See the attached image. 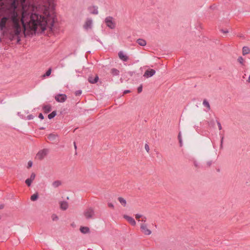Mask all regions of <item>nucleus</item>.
Wrapping results in <instances>:
<instances>
[{
  "label": "nucleus",
  "instance_id": "a19ab883",
  "mask_svg": "<svg viewBox=\"0 0 250 250\" xmlns=\"http://www.w3.org/2000/svg\"><path fill=\"white\" fill-rule=\"evenodd\" d=\"M220 31H221V32H222V33H225V34L228 33L229 32V31H228V30H227V29H226V30H224V29H221V30H220Z\"/></svg>",
  "mask_w": 250,
  "mask_h": 250
},
{
  "label": "nucleus",
  "instance_id": "9d476101",
  "mask_svg": "<svg viewBox=\"0 0 250 250\" xmlns=\"http://www.w3.org/2000/svg\"><path fill=\"white\" fill-rule=\"evenodd\" d=\"M98 9V6L95 5L88 7V10L91 14L97 15L99 13Z\"/></svg>",
  "mask_w": 250,
  "mask_h": 250
},
{
  "label": "nucleus",
  "instance_id": "dca6fc26",
  "mask_svg": "<svg viewBox=\"0 0 250 250\" xmlns=\"http://www.w3.org/2000/svg\"><path fill=\"white\" fill-rule=\"evenodd\" d=\"M136 42L142 46H145L146 44V41L143 39H138L137 40Z\"/></svg>",
  "mask_w": 250,
  "mask_h": 250
},
{
  "label": "nucleus",
  "instance_id": "2eb2a0df",
  "mask_svg": "<svg viewBox=\"0 0 250 250\" xmlns=\"http://www.w3.org/2000/svg\"><path fill=\"white\" fill-rule=\"evenodd\" d=\"M60 208L62 210H65L68 208V203L66 201H62L60 203Z\"/></svg>",
  "mask_w": 250,
  "mask_h": 250
},
{
  "label": "nucleus",
  "instance_id": "5701e85b",
  "mask_svg": "<svg viewBox=\"0 0 250 250\" xmlns=\"http://www.w3.org/2000/svg\"><path fill=\"white\" fill-rule=\"evenodd\" d=\"M118 201H119V202L122 204V206H123L124 207H125L126 205V200L121 197H119L118 198Z\"/></svg>",
  "mask_w": 250,
  "mask_h": 250
},
{
  "label": "nucleus",
  "instance_id": "c9c22d12",
  "mask_svg": "<svg viewBox=\"0 0 250 250\" xmlns=\"http://www.w3.org/2000/svg\"><path fill=\"white\" fill-rule=\"evenodd\" d=\"M143 90V86L142 85H140L138 87L137 90L138 93H141L142 91Z\"/></svg>",
  "mask_w": 250,
  "mask_h": 250
},
{
  "label": "nucleus",
  "instance_id": "0eeeda50",
  "mask_svg": "<svg viewBox=\"0 0 250 250\" xmlns=\"http://www.w3.org/2000/svg\"><path fill=\"white\" fill-rule=\"evenodd\" d=\"M92 27V20L91 18H87L83 25V28L85 30L90 29Z\"/></svg>",
  "mask_w": 250,
  "mask_h": 250
},
{
  "label": "nucleus",
  "instance_id": "9b49d317",
  "mask_svg": "<svg viewBox=\"0 0 250 250\" xmlns=\"http://www.w3.org/2000/svg\"><path fill=\"white\" fill-rule=\"evenodd\" d=\"M99 80V76L98 75H96L94 77L92 76H89L88 78V81L90 83H96Z\"/></svg>",
  "mask_w": 250,
  "mask_h": 250
},
{
  "label": "nucleus",
  "instance_id": "1a4fd4ad",
  "mask_svg": "<svg viewBox=\"0 0 250 250\" xmlns=\"http://www.w3.org/2000/svg\"><path fill=\"white\" fill-rule=\"evenodd\" d=\"M155 72L156 71L155 70L153 69H148L145 71L144 76L146 78L151 77L155 74Z\"/></svg>",
  "mask_w": 250,
  "mask_h": 250
},
{
  "label": "nucleus",
  "instance_id": "ddd939ff",
  "mask_svg": "<svg viewBox=\"0 0 250 250\" xmlns=\"http://www.w3.org/2000/svg\"><path fill=\"white\" fill-rule=\"evenodd\" d=\"M118 56L119 58L124 62H126L128 59V57L125 55L122 51H120L118 53Z\"/></svg>",
  "mask_w": 250,
  "mask_h": 250
},
{
  "label": "nucleus",
  "instance_id": "37998d69",
  "mask_svg": "<svg viewBox=\"0 0 250 250\" xmlns=\"http://www.w3.org/2000/svg\"><path fill=\"white\" fill-rule=\"evenodd\" d=\"M108 206L109 207V208H114V205L112 203H108Z\"/></svg>",
  "mask_w": 250,
  "mask_h": 250
},
{
  "label": "nucleus",
  "instance_id": "423d86ee",
  "mask_svg": "<svg viewBox=\"0 0 250 250\" xmlns=\"http://www.w3.org/2000/svg\"><path fill=\"white\" fill-rule=\"evenodd\" d=\"M67 96L64 94H59L55 96V99L58 102L62 103L66 100Z\"/></svg>",
  "mask_w": 250,
  "mask_h": 250
},
{
  "label": "nucleus",
  "instance_id": "de8ad7c7",
  "mask_svg": "<svg viewBox=\"0 0 250 250\" xmlns=\"http://www.w3.org/2000/svg\"><path fill=\"white\" fill-rule=\"evenodd\" d=\"M179 142L180 144V146L181 147L183 145L182 140H179Z\"/></svg>",
  "mask_w": 250,
  "mask_h": 250
},
{
  "label": "nucleus",
  "instance_id": "ea45409f",
  "mask_svg": "<svg viewBox=\"0 0 250 250\" xmlns=\"http://www.w3.org/2000/svg\"><path fill=\"white\" fill-rule=\"evenodd\" d=\"M143 216L141 214H136L135 215V217L137 219H139L140 218L142 217Z\"/></svg>",
  "mask_w": 250,
  "mask_h": 250
},
{
  "label": "nucleus",
  "instance_id": "393cba45",
  "mask_svg": "<svg viewBox=\"0 0 250 250\" xmlns=\"http://www.w3.org/2000/svg\"><path fill=\"white\" fill-rule=\"evenodd\" d=\"M57 115V111H53V112H52L51 113H50L48 115V118L49 119H53L54 117H55L56 116V115Z\"/></svg>",
  "mask_w": 250,
  "mask_h": 250
},
{
  "label": "nucleus",
  "instance_id": "603ef678",
  "mask_svg": "<svg viewBox=\"0 0 250 250\" xmlns=\"http://www.w3.org/2000/svg\"><path fill=\"white\" fill-rule=\"evenodd\" d=\"M210 123H211V124H213V125H214V120H211V121H210Z\"/></svg>",
  "mask_w": 250,
  "mask_h": 250
},
{
  "label": "nucleus",
  "instance_id": "a878e982",
  "mask_svg": "<svg viewBox=\"0 0 250 250\" xmlns=\"http://www.w3.org/2000/svg\"><path fill=\"white\" fill-rule=\"evenodd\" d=\"M51 71H52V69L51 68H49L47 70V71L46 72V73L42 76L43 77H48V76H49L51 74Z\"/></svg>",
  "mask_w": 250,
  "mask_h": 250
},
{
  "label": "nucleus",
  "instance_id": "cd10ccee",
  "mask_svg": "<svg viewBox=\"0 0 250 250\" xmlns=\"http://www.w3.org/2000/svg\"><path fill=\"white\" fill-rule=\"evenodd\" d=\"M26 184L28 186V187H30L31 185L32 181L29 178L27 179L25 181Z\"/></svg>",
  "mask_w": 250,
  "mask_h": 250
},
{
  "label": "nucleus",
  "instance_id": "7c9ffc66",
  "mask_svg": "<svg viewBox=\"0 0 250 250\" xmlns=\"http://www.w3.org/2000/svg\"><path fill=\"white\" fill-rule=\"evenodd\" d=\"M52 219L53 221H57L59 219V218L57 215H56L55 214H53L52 215Z\"/></svg>",
  "mask_w": 250,
  "mask_h": 250
},
{
  "label": "nucleus",
  "instance_id": "20e7f679",
  "mask_svg": "<svg viewBox=\"0 0 250 250\" xmlns=\"http://www.w3.org/2000/svg\"><path fill=\"white\" fill-rule=\"evenodd\" d=\"M49 150L47 148H44L40 150L36 155V157L40 160H42L48 153Z\"/></svg>",
  "mask_w": 250,
  "mask_h": 250
},
{
  "label": "nucleus",
  "instance_id": "bb28decb",
  "mask_svg": "<svg viewBox=\"0 0 250 250\" xmlns=\"http://www.w3.org/2000/svg\"><path fill=\"white\" fill-rule=\"evenodd\" d=\"M237 61L240 64H241L242 65H244V63H243L244 59L242 57H241V56L239 57L237 59Z\"/></svg>",
  "mask_w": 250,
  "mask_h": 250
},
{
  "label": "nucleus",
  "instance_id": "a211bd4d",
  "mask_svg": "<svg viewBox=\"0 0 250 250\" xmlns=\"http://www.w3.org/2000/svg\"><path fill=\"white\" fill-rule=\"evenodd\" d=\"M42 108L45 113H48L52 110L51 106L49 104L43 106Z\"/></svg>",
  "mask_w": 250,
  "mask_h": 250
},
{
  "label": "nucleus",
  "instance_id": "2f4dec72",
  "mask_svg": "<svg viewBox=\"0 0 250 250\" xmlns=\"http://www.w3.org/2000/svg\"><path fill=\"white\" fill-rule=\"evenodd\" d=\"M47 0L49 3V6H52V7L54 6L53 0Z\"/></svg>",
  "mask_w": 250,
  "mask_h": 250
},
{
  "label": "nucleus",
  "instance_id": "f257e3e1",
  "mask_svg": "<svg viewBox=\"0 0 250 250\" xmlns=\"http://www.w3.org/2000/svg\"><path fill=\"white\" fill-rule=\"evenodd\" d=\"M21 22L24 26L23 19L21 20L15 1H12L4 10L3 15L0 18V30L9 32V39L12 41L17 38V43L21 41Z\"/></svg>",
  "mask_w": 250,
  "mask_h": 250
},
{
  "label": "nucleus",
  "instance_id": "39448f33",
  "mask_svg": "<svg viewBox=\"0 0 250 250\" xmlns=\"http://www.w3.org/2000/svg\"><path fill=\"white\" fill-rule=\"evenodd\" d=\"M105 23L106 26L111 29L115 28V23L113 21V18L111 16L107 17L105 18Z\"/></svg>",
  "mask_w": 250,
  "mask_h": 250
},
{
  "label": "nucleus",
  "instance_id": "e433bc0d",
  "mask_svg": "<svg viewBox=\"0 0 250 250\" xmlns=\"http://www.w3.org/2000/svg\"><path fill=\"white\" fill-rule=\"evenodd\" d=\"M33 165V163L32 161H29L28 162V166H27V168H30Z\"/></svg>",
  "mask_w": 250,
  "mask_h": 250
},
{
  "label": "nucleus",
  "instance_id": "473e14b6",
  "mask_svg": "<svg viewBox=\"0 0 250 250\" xmlns=\"http://www.w3.org/2000/svg\"><path fill=\"white\" fill-rule=\"evenodd\" d=\"M35 177H36V174L34 173H32L31 174V176H30V177L29 179H31V180L32 181H33L35 179Z\"/></svg>",
  "mask_w": 250,
  "mask_h": 250
},
{
  "label": "nucleus",
  "instance_id": "c85d7f7f",
  "mask_svg": "<svg viewBox=\"0 0 250 250\" xmlns=\"http://www.w3.org/2000/svg\"><path fill=\"white\" fill-rule=\"evenodd\" d=\"M213 162L212 161H208L206 164V165L204 166L205 167H209L211 166V165L212 164Z\"/></svg>",
  "mask_w": 250,
  "mask_h": 250
},
{
  "label": "nucleus",
  "instance_id": "4468645a",
  "mask_svg": "<svg viewBox=\"0 0 250 250\" xmlns=\"http://www.w3.org/2000/svg\"><path fill=\"white\" fill-rule=\"evenodd\" d=\"M58 137V136L56 134L50 133L48 135V138L49 140L55 142Z\"/></svg>",
  "mask_w": 250,
  "mask_h": 250
},
{
  "label": "nucleus",
  "instance_id": "58836bf2",
  "mask_svg": "<svg viewBox=\"0 0 250 250\" xmlns=\"http://www.w3.org/2000/svg\"><path fill=\"white\" fill-rule=\"evenodd\" d=\"M145 149L146 150V151L148 152H149V146L146 144L145 145Z\"/></svg>",
  "mask_w": 250,
  "mask_h": 250
},
{
  "label": "nucleus",
  "instance_id": "c756f323",
  "mask_svg": "<svg viewBox=\"0 0 250 250\" xmlns=\"http://www.w3.org/2000/svg\"><path fill=\"white\" fill-rule=\"evenodd\" d=\"M224 138V137L223 135H222L221 137V142H220V149L223 148V144Z\"/></svg>",
  "mask_w": 250,
  "mask_h": 250
},
{
  "label": "nucleus",
  "instance_id": "5fc2aeb1",
  "mask_svg": "<svg viewBox=\"0 0 250 250\" xmlns=\"http://www.w3.org/2000/svg\"><path fill=\"white\" fill-rule=\"evenodd\" d=\"M210 8H212V6H210Z\"/></svg>",
  "mask_w": 250,
  "mask_h": 250
},
{
  "label": "nucleus",
  "instance_id": "aec40b11",
  "mask_svg": "<svg viewBox=\"0 0 250 250\" xmlns=\"http://www.w3.org/2000/svg\"><path fill=\"white\" fill-rule=\"evenodd\" d=\"M250 52V49L248 46H244L242 49V53L243 55L249 54Z\"/></svg>",
  "mask_w": 250,
  "mask_h": 250
},
{
  "label": "nucleus",
  "instance_id": "09e8293b",
  "mask_svg": "<svg viewBox=\"0 0 250 250\" xmlns=\"http://www.w3.org/2000/svg\"><path fill=\"white\" fill-rule=\"evenodd\" d=\"M146 217H144L141 220L142 222H145L146 221Z\"/></svg>",
  "mask_w": 250,
  "mask_h": 250
},
{
  "label": "nucleus",
  "instance_id": "4c0bfd02",
  "mask_svg": "<svg viewBox=\"0 0 250 250\" xmlns=\"http://www.w3.org/2000/svg\"><path fill=\"white\" fill-rule=\"evenodd\" d=\"M34 118V116H33L32 114L29 115L27 116V119L29 120H32Z\"/></svg>",
  "mask_w": 250,
  "mask_h": 250
},
{
  "label": "nucleus",
  "instance_id": "7ed1b4c3",
  "mask_svg": "<svg viewBox=\"0 0 250 250\" xmlns=\"http://www.w3.org/2000/svg\"><path fill=\"white\" fill-rule=\"evenodd\" d=\"M94 210L93 208L90 207L86 208L83 211V215L87 220L92 219L94 216Z\"/></svg>",
  "mask_w": 250,
  "mask_h": 250
},
{
  "label": "nucleus",
  "instance_id": "3c124183",
  "mask_svg": "<svg viewBox=\"0 0 250 250\" xmlns=\"http://www.w3.org/2000/svg\"><path fill=\"white\" fill-rule=\"evenodd\" d=\"M74 146L75 149H77V146H76V143L75 142H74Z\"/></svg>",
  "mask_w": 250,
  "mask_h": 250
},
{
  "label": "nucleus",
  "instance_id": "a18cd8bd",
  "mask_svg": "<svg viewBox=\"0 0 250 250\" xmlns=\"http://www.w3.org/2000/svg\"><path fill=\"white\" fill-rule=\"evenodd\" d=\"M178 138L179 140H182L181 133L180 132L178 134Z\"/></svg>",
  "mask_w": 250,
  "mask_h": 250
},
{
  "label": "nucleus",
  "instance_id": "c03bdc74",
  "mask_svg": "<svg viewBox=\"0 0 250 250\" xmlns=\"http://www.w3.org/2000/svg\"><path fill=\"white\" fill-rule=\"evenodd\" d=\"M130 92V91L129 90H125L124 91L123 94H126L129 93Z\"/></svg>",
  "mask_w": 250,
  "mask_h": 250
},
{
  "label": "nucleus",
  "instance_id": "f704fd0d",
  "mask_svg": "<svg viewBox=\"0 0 250 250\" xmlns=\"http://www.w3.org/2000/svg\"><path fill=\"white\" fill-rule=\"evenodd\" d=\"M216 122H217V125L218 126L219 129V130H221L222 128V126H221V123L218 120H216Z\"/></svg>",
  "mask_w": 250,
  "mask_h": 250
},
{
  "label": "nucleus",
  "instance_id": "49530a36",
  "mask_svg": "<svg viewBox=\"0 0 250 250\" xmlns=\"http://www.w3.org/2000/svg\"><path fill=\"white\" fill-rule=\"evenodd\" d=\"M4 208V204H0V209H2Z\"/></svg>",
  "mask_w": 250,
  "mask_h": 250
},
{
  "label": "nucleus",
  "instance_id": "b1692460",
  "mask_svg": "<svg viewBox=\"0 0 250 250\" xmlns=\"http://www.w3.org/2000/svg\"><path fill=\"white\" fill-rule=\"evenodd\" d=\"M38 198H39L38 193H36L33 194L31 196L30 199L32 201H35L37 200L38 199Z\"/></svg>",
  "mask_w": 250,
  "mask_h": 250
},
{
  "label": "nucleus",
  "instance_id": "f3484780",
  "mask_svg": "<svg viewBox=\"0 0 250 250\" xmlns=\"http://www.w3.org/2000/svg\"><path fill=\"white\" fill-rule=\"evenodd\" d=\"M80 230L83 234H86L90 232L89 228L87 227H81Z\"/></svg>",
  "mask_w": 250,
  "mask_h": 250
},
{
  "label": "nucleus",
  "instance_id": "8fccbe9b",
  "mask_svg": "<svg viewBox=\"0 0 250 250\" xmlns=\"http://www.w3.org/2000/svg\"><path fill=\"white\" fill-rule=\"evenodd\" d=\"M194 165L196 167H198V164H197V163L196 161H195L194 162Z\"/></svg>",
  "mask_w": 250,
  "mask_h": 250
},
{
  "label": "nucleus",
  "instance_id": "6e6d98bb",
  "mask_svg": "<svg viewBox=\"0 0 250 250\" xmlns=\"http://www.w3.org/2000/svg\"><path fill=\"white\" fill-rule=\"evenodd\" d=\"M2 103V101L0 102V103Z\"/></svg>",
  "mask_w": 250,
  "mask_h": 250
},
{
  "label": "nucleus",
  "instance_id": "864d4df0",
  "mask_svg": "<svg viewBox=\"0 0 250 250\" xmlns=\"http://www.w3.org/2000/svg\"><path fill=\"white\" fill-rule=\"evenodd\" d=\"M40 129L41 130H43V129H44V127H40Z\"/></svg>",
  "mask_w": 250,
  "mask_h": 250
},
{
  "label": "nucleus",
  "instance_id": "412c9836",
  "mask_svg": "<svg viewBox=\"0 0 250 250\" xmlns=\"http://www.w3.org/2000/svg\"><path fill=\"white\" fill-rule=\"evenodd\" d=\"M203 104L204 106L207 107L208 111L210 109V104L206 99L203 100Z\"/></svg>",
  "mask_w": 250,
  "mask_h": 250
},
{
  "label": "nucleus",
  "instance_id": "72a5a7b5",
  "mask_svg": "<svg viewBox=\"0 0 250 250\" xmlns=\"http://www.w3.org/2000/svg\"><path fill=\"white\" fill-rule=\"evenodd\" d=\"M82 90H77L75 92V95L76 96H79L81 94H82Z\"/></svg>",
  "mask_w": 250,
  "mask_h": 250
},
{
  "label": "nucleus",
  "instance_id": "f03ea898",
  "mask_svg": "<svg viewBox=\"0 0 250 250\" xmlns=\"http://www.w3.org/2000/svg\"><path fill=\"white\" fill-rule=\"evenodd\" d=\"M30 18V22L35 27L40 26L42 31L46 29L47 26L52 30L55 23V17H51L49 15L45 17L40 14L32 13Z\"/></svg>",
  "mask_w": 250,
  "mask_h": 250
},
{
  "label": "nucleus",
  "instance_id": "4be33fe9",
  "mask_svg": "<svg viewBox=\"0 0 250 250\" xmlns=\"http://www.w3.org/2000/svg\"><path fill=\"white\" fill-rule=\"evenodd\" d=\"M62 185V182L60 180H56L52 183V186L54 188H58Z\"/></svg>",
  "mask_w": 250,
  "mask_h": 250
},
{
  "label": "nucleus",
  "instance_id": "79ce46f5",
  "mask_svg": "<svg viewBox=\"0 0 250 250\" xmlns=\"http://www.w3.org/2000/svg\"><path fill=\"white\" fill-rule=\"evenodd\" d=\"M39 118L41 119V120H42L44 119V116L42 113H40L39 115Z\"/></svg>",
  "mask_w": 250,
  "mask_h": 250
},
{
  "label": "nucleus",
  "instance_id": "f8f14e48",
  "mask_svg": "<svg viewBox=\"0 0 250 250\" xmlns=\"http://www.w3.org/2000/svg\"><path fill=\"white\" fill-rule=\"evenodd\" d=\"M124 218L132 226H135L136 222L134 218L127 215H125L124 216Z\"/></svg>",
  "mask_w": 250,
  "mask_h": 250
},
{
  "label": "nucleus",
  "instance_id": "6ab92c4d",
  "mask_svg": "<svg viewBox=\"0 0 250 250\" xmlns=\"http://www.w3.org/2000/svg\"><path fill=\"white\" fill-rule=\"evenodd\" d=\"M110 73L113 76H118L120 74V71L116 68H112L110 70Z\"/></svg>",
  "mask_w": 250,
  "mask_h": 250
},
{
  "label": "nucleus",
  "instance_id": "6e6552de",
  "mask_svg": "<svg viewBox=\"0 0 250 250\" xmlns=\"http://www.w3.org/2000/svg\"><path fill=\"white\" fill-rule=\"evenodd\" d=\"M140 229L145 235H149L151 233V231L147 229V226L145 224H142L141 225Z\"/></svg>",
  "mask_w": 250,
  "mask_h": 250
}]
</instances>
